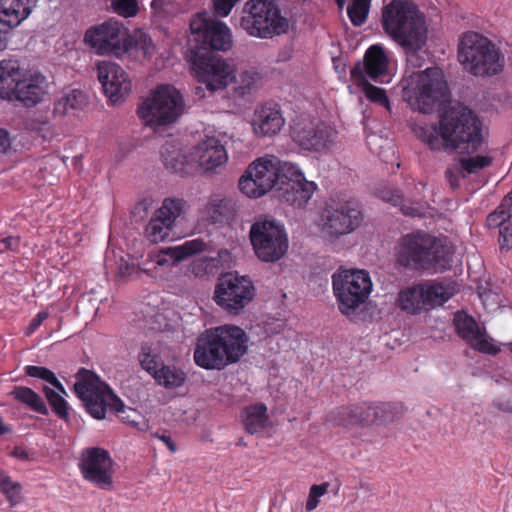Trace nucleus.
Listing matches in <instances>:
<instances>
[{
	"label": "nucleus",
	"instance_id": "31",
	"mask_svg": "<svg viewBox=\"0 0 512 512\" xmlns=\"http://www.w3.org/2000/svg\"><path fill=\"white\" fill-rule=\"evenodd\" d=\"M86 105V95L80 89H65L55 99L53 115L64 117L76 111H80Z\"/></svg>",
	"mask_w": 512,
	"mask_h": 512
},
{
	"label": "nucleus",
	"instance_id": "19",
	"mask_svg": "<svg viewBox=\"0 0 512 512\" xmlns=\"http://www.w3.org/2000/svg\"><path fill=\"white\" fill-rule=\"evenodd\" d=\"M189 27L194 40L198 43V49L227 51L232 46L229 27L224 22L213 19L206 11L193 15Z\"/></svg>",
	"mask_w": 512,
	"mask_h": 512
},
{
	"label": "nucleus",
	"instance_id": "29",
	"mask_svg": "<svg viewBox=\"0 0 512 512\" xmlns=\"http://www.w3.org/2000/svg\"><path fill=\"white\" fill-rule=\"evenodd\" d=\"M199 165L207 171L215 170L226 163L228 156L225 147L216 137H206L195 148Z\"/></svg>",
	"mask_w": 512,
	"mask_h": 512
},
{
	"label": "nucleus",
	"instance_id": "58",
	"mask_svg": "<svg viewBox=\"0 0 512 512\" xmlns=\"http://www.w3.org/2000/svg\"><path fill=\"white\" fill-rule=\"evenodd\" d=\"M12 455L17 458V459H20V460H27L28 459V453L27 451L22 448V447H18L16 446L13 451H12Z\"/></svg>",
	"mask_w": 512,
	"mask_h": 512
},
{
	"label": "nucleus",
	"instance_id": "41",
	"mask_svg": "<svg viewBox=\"0 0 512 512\" xmlns=\"http://www.w3.org/2000/svg\"><path fill=\"white\" fill-rule=\"evenodd\" d=\"M404 410L401 402L376 403L377 424L394 421Z\"/></svg>",
	"mask_w": 512,
	"mask_h": 512
},
{
	"label": "nucleus",
	"instance_id": "12",
	"mask_svg": "<svg viewBox=\"0 0 512 512\" xmlns=\"http://www.w3.org/2000/svg\"><path fill=\"white\" fill-rule=\"evenodd\" d=\"M332 287L339 310L348 315L368 299L372 281L365 270L341 269L332 275Z\"/></svg>",
	"mask_w": 512,
	"mask_h": 512
},
{
	"label": "nucleus",
	"instance_id": "30",
	"mask_svg": "<svg viewBox=\"0 0 512 512\" xmlns=\"http://www.w3.org/2000/svg\"><path fill=\"white\" fill-rule=\"evenodd\" d=\"M388 57L379 45L370 46L364 55L363 72L373 81L383 82L382 78L388 75Z\"/></svg>",
	"mask_w": 512,
	"mask_h": 512
},
{
	"label": "nucleus",
	"instance_id": "36",
	"mask_svg": "<svg viewBox=\"0 0 512 512\" xmlns=\"http://www.w3.org/2000/svg\"><path fill=\"white\" fill-rule=\"evenodd\" d=\"M10 395L18 402L25 404L31 410L42 415H48V408L43 398L33 389L25 386H15Z\"/></svg>",
	"mask_w": 512,
	"mask_h": 512
},
{
	"label": "nucleus",
	"instance_id": "27",
	"mask_svg": "<svg viewBox=\"0 0 512 512\" xmlns=\"http://www.w3.org/2000/svg\"><path fill=\"white\" fill-rule=\"evenodd\" d=\"M205 247L206 243L202 239L188 240L181 245L149 253L147 262H151L156 266H172L179 261L204 251Z\"/></svg>",
	"mask_w": 512,
	"mask_h": 512
},
{
	"label": "nucleus",
	"instance_id": "43",
	"mask_svg": "<svg viewBox=\"0 0 512 512\" xmlns=\"http://www.w3.org/2000/svg\"><path fill=\"white\" fill-rule=\"evenodd\" d=\"M0 492L6 496L12 505L20 502L21 485L12 481L3 471H0Z\"/></svg>",
	"mask_w": 512,
	"mask_h": 512
},
{
	"label": "nucleus",
	"instance_id": "45",
	"mask_svg": "<svg viewBox=\"0 0 512 512\" xmlns=\"http://www.w3.org/2000/svg\"><path fill=\"white\" fill-rule=\"evenodd\" d=\"M163 163L166 169L172 173L183 174L185 172V158L180 153H168L167 150L161 152Z\"/></svg>",
	"mask_w": 512,
	"mask_h": 512
},
{
	"label": "nucleus",
	"instance_id": "9",
	"mask_svg": "<svg viewBox=\"0 0 512 512\" xmlns=\"http://www.w3.org/2000/svg\"><path fill=\"white\" fill-rule=\"evenodd\" d=\"M286 165L294 164L281 161L274 155L258 158L248 166L240 178L239 189L251 198L261 197L272 189L276 192L281 180L288 179V174L284 171Z\"/></svg>",
	"mask_w": 512,
	"mask_h": 512
},
{
	"label": "nucleus",
	"instance_id": "35",
	"mask_svg": "<svg viewBox=\"0 0 512 512\" xmlns=\"http://www.w3.org/2000/svg\"><path fill=\"white\" fill-rule=\"evenodd\" d=\"M232 78L230 82L232 84V97L235 99L244 98L256 90L260 74L254 70H245L239 76L232 73Z\"/></svg>",
	"mask_w": 512,
	"mask_h": 512
},
{
	"label": "nucleus",
	"instance_id": "33",
	"mask_svg": "<svg viewBox=\"0 0 512 512\" xmlns=\"http://www.w3.org/2000/svg\"><path fill=\"white\" fill-rule=\"evenodd\" d=\"M351 79L353 83L362 88L366 98L374 103L389 108L390 101L383 88L372 85L368 82L360 63H357L351 70Z\"/></svg>",
	"mask_w": 512,
	"mask_h": 512
},
{
	"label": "nucleus",
	"instance_id": "21",
	"mask_svg": "<svg viewBox=\"0 0 512 512\" xmlns=\"http://www.w3.org/2000/svg\"><path fill=\"white\" fill-rule=\"evenodd\" d=\"M285 167L284 171L288 174V179L281 180L275 196L283 203L296 208H303L311 199L317 185L306 180L297 165H286Z\"/></svg>",
	"mask_w": 512,
	"mask_h": 512
},
{
	"label": "nucleus",
	"instance_id": "7",
	"mask_svg": "<svg viewBox=\"0 0 512 512\" xmlns=\"http://www.w3.org/2000/svg\"><path fill=\"white\" fill-rule=\"evenodd\" d=\"M239 26L251 37L271 39L286 33L289 22L276 0H248L243 6Z\"/></svg>",
	"mask_w": 512,
	"mask_h": 512
},
{
	"label": "nucleus",
	"instance_id": "63",
	"mask_svg": "<svg viewBox=\"0 0 512 512\" xmlns=\"http://www.w3.org/2000/svg\"><path fill=\"white\" fill-rule=\"evenodd\" d=\"M163 3L164 0H153L151 3V8L156 11L162 6Z\"/></svg>",
	"mask_w": 512,
	"mask_h": 512
},
{
	"label": "nucleus",
	"instance_id": "3",
	"mask_svg": "<svg viewBox=\"0 0 512 512\" xmlns=\"http://www.w3.org/2000/svg\"><path fill=\"white\" fill-rule=\"evenodd\" d=\"M384 32L406 52L416 53L427 42L426 16L413 0H392L381 13Z\"/></svg>",
	"mask_w": 512,
	"mask_h": 512
},
{
	"label": "nucleus",
	"instance_id": "8",
	"mask_svg": "<svg viewBox=\"0 0 512 512\" xmlns=\"http://www.w3.org/2000/svg\"><path fill=\"white\" fill-rule=\"evenodd\" d=\"M75 394L84 403L88 413L95 419H104L107 408L121 414L125 411L123 401L92 371L81 368L76 375Z\"/></svg>",
	"mask_w": 512,
	"mask_h": 512
},
{
	"label": "nucleus",
	"instance_id": "38",
	"mask_svg": "<svg viewBox=\"0 0 512 512\" xmlns=\"http://www.w3.org/2000/svg\"><path fill=\"white\" fill-rule=\"evenodd\" d=\"M328 421L342 427L361 425L358 404L342 406L332 410L328 414Z\"/></svg>",
	"mask_w": 512,
	"mask_h": 512
},
{
	"label": "nucleus",
	"instance_id": "61",
	"mask_svg": "<svg viewBox=\"0 0 512 512\" xmlns=\"http://www.w3.org/2000/svg\"><path fill=\"white\" fill-rule=\"evenodd\" d=\"M384 199L391 202L394 206H397L402 202L401 195L398 192H393L391 197Z\"/></svg>",
	"mask_w": 512,
	"mask_h": 512
},
{
	"label": "nucleus",
	"instance_id": "22",
	"mask_svg": "<svg viewBox=\"0 0 512 512\" xmlns=\"http://www.w3.org/2000/svg\"><path fill=\"white\" fill-rule=\"evenodd\" d=\"M186 201L181 198H166L144 229L145 238L159 243L169 238L176 219L184 212Z\"/></svg>",
	"mask_w": 512,
	"mask_h": 512
},
{
	"label": "nucleus",
	"instance_id": "56",
	"mask_svg": "<svg viewBox=\"0 0 512 512\" xmlns=\"http://www.w3.org/2000/svg\"><path fill=\"white\" fill-rule=\"evenodd\" d=\"M445 177L450 183L451 187L455 188L459 185L458 176L452 169H447L445 172Z\"/></svg>",
	"mask_w": 512,
	"mask_h": 512
},
{
	"label": "nucleus",
	"instance_id": "59",
	"mask_svg": "<svg viewBox=\"0 0 512 512\" xmlns=\"http://www.w3.org/2000/svg\"><path fill=\"white\" fill-rule=\"evenodd\" d=\"M50 385H52L54 388H55V391L58 392L59 394H64L66 395V390H65V387L63 386V384L58 380L57 377L54 378V380L50 383Z\"/></svg>",
	"mask_w": 512,
	"mask_h": 512
},
{
	"label": "nucleus",
	"instance_id": "46",
	"mask_svg": "<svg viewBox=\"0 0 512 512\" xmlns=\"http://www.w3.org/2000/svg\"><path fill=\"white\" fill-rule=\"evenodd\" d=\"M111 5L114 12L124 18L134 17L139 11L137 0H111Z\"/></svg>",
	"mask_w": 512,
	"mask_h": 512
},
{
	"label": "nucleus",
	"instance_id": "54",
	"mask_svg": "<svg viewBox=\"0 0 512 512\" xmlns=\"http://www.w3.org/2000/svg\"><path fill=\"white\" fill-rule=\"evenodd\" d=\"M18 244H19L18 238L11 237V236L3 238L0 241V245L3 246V247H0V251L16 249L18 247Z\"/></svg>",
	"mask_w": 512,
	"mask_h": 512
},
{
	"label": "nucleus",
	"instance_id": "55",
	"mask_svg": "<svg viewBox=\"0 0 512 512\" xmlns=\"http://www.w3.org/2000/svg\"><path fill=\"white\" fill-rule=\"evenodd\" d=\"M10 146L9 134L5 129L0 128V153L5 152Z\"/></svg>",
	"mask_w": 512,
	"mask_h": 512
},
{
	"label": "nucleus",
	"instance_id": "17",
	"mask_svg": "<svg viewBox=\"0 0 512 512\" xmlns=\"http://www.w3.org/2000/svg\"><path fill=\"white\" fill-rule=\"evenodd\" d=\"M323 231L339 238L354 232L363 222L361 205L354 199L335 200L326 203L322 212Z\"/></svg>",
	"mask_w": 512,
	"mask_h": 512
},
{
	"label": "nucleus",
	"instance_id": "34",
	"mask_svg": "<svg viewBox=\"0 0 512 512\" xmlns=\"http://www.w3.org/2000/svg\"><path fill=\"white\" fill-rule=\"evenodd\" d=\"M155 382L167 390L181 388L187 381L186 372L175 364H164L153 376Z\"/></svg>",
	"mask_w": 512,
	"mask_h": 512
},
{
	"label": "nucleus",
	"instance_id": "20",
	"mask_svg": "<svg viewBox=\"0 0 512 512\" xmlns=\"http://www.w3.org/2000/svg\"><path fill=\"white\" fill-rule=\"evenodd\" d=\"M290 135L300 148L322 152L334 143L337 131L324 122L299 118L291 126Z\"/></svg>",
	"mask_w": 512,
	"mask_h": 512
},
{
	"label": "nucleus",
	"instance_id": "53",
	"mask_svg": "<svg viewBox=\"0 0 512 512\" xmlns=\"http://www.w3.org/2000/svg\"><path fill=\"white\" fill-rule=\"evenodd\" d=\"M152 436L154 438H157L160 441H162L167 446V448L170 450V452H172V453L176 452L177 446L174 443V441L172 440L170 435H168L166 433L160 434L159 432H155L152 434Z\"/></svg>",
	"mask_w": 512,
	"mask_h": 512
},
{
	"label": "nucleus",
	"instance_id": "49",
	"mask_svg": "<svg viewBox=\"0 0 512 512\" xmlns=\"http://www.w3.org/2000/svg\"><path fill=\"white\" fill-rule=\"evenodd\" d=\"M24 371L26 375L41 379L49 384L56 377L53 371L43 366L27 365L24 367Z\"/></svg>",
	"mask_w": 512,
	"mask_h": 512
},
{
	"label": "nucleus",
	"instance_id": "16",
	"mask_svg": "<svg viewBox=\"0 0 512 512\" xmlns=\"http://www.w3.org/2000/svg\"><path fill=\"white\" fill-rule=\"evenodd\" d=\"M254 296L255 287L249 277L228 272L218 279L213 299L227 313L239 315Z\"/></svg>",
	"mask_w": 512,
	"mask_h": 512
},
{
	"label": "nucleus",
	"instance_id": "13",
	"mask_svg": "<svg viewBox=\"0 0 512 512\" xmlns=\"http://www.w3.org/2000/svg\"><path fill=\"white\" fill-rule=\"evenodd\" d=\"M250 241L256 256L264 262L280 260L288 250L285 227L273 219H260L252 224Z\"/></svg>",
	"mask_w": 512,
	"mask_h": 512
},
{
	"label": "nucleus",
	"instance_id": "42",
	"mask_svg": "<svg viewBox=\"0 0 512 512\" xmlns=\"http://www.w3.org/2000/svg\"><path fill=\"white\" fill-rule=\"evenodd\" d=\"M371 0H354L347 8V14L354 26H362L368 17Z\"/></svg>",
	"mask_w": 512,
	"mask_h": 512
},
{
	"label": "nucleus",
	"instance_id": "18",
	"mask_svg": "<svg viewBox=\"0 0 512 512\" xmlns=\"http://www.w3.org/2000/svg\"><path fill=\"white\" fill-rule=\"evenodd\" d=\"M78 468L86 482L102 490H112L115 470L108 450L98 446L82 449Z\"/></svg>",
	"mask_w": 512,
	"mask_h": 512
},
{
	"label": "nucleus",
	"instance_id": "62",
	"mask_svg": "<svg viewBox=\"0 0 512 512\" xmlns=\"http://www.w3.org/2000/svg\"><path fill=\"white\" fill-rule=\"evenodd\" d=\"M11 432V427L4 423L2 417L0 416V437L2 435L8 434Z\"/></svg>",
	"mask_w": 512,
	"mask_h": 512
},
{
	"label": "nucleus",
	"instance_id": "37",
	"mask_svg": "<svg viewBox=\"0 0 512 512\" xmlns=\"http://www.w3.org/2000/svg\"><path fill=\"white\" fill-rule=\"evenodd\" d=\"M267 420L268 416L266 405L258 403L246 408L243 424L248 433L254 434L265 427Z\"/></svg>",
	"mask_w": 512,
	"mask_h": 512
},
{
	"label": "nucleus",
	"instance_id": "28",
	"mask_svg": "<svg viewBox=\"0 0 512 512\" xmlns=\"http://www.w3.org/2000/svg\"><path fill=\"white\" fill-rule=\"evenodd\" d=\"M285 124L280 105L266 102L255 111L254 131L261 136H274Z\"/></svg>",
	"mask_w": 512,
	"mask_h": 512
},
{
	"label": "nucleus",
	"instance_id": "60",
	"mask_svg": "<svg viewBox=\"0 0 512 512\" xmlns=\"http://www.w3.org/2000/svg\"><path fill=\"white\" fill-rule=\"evenodd\" d=\"M401 210H402V212L405 215H408V216H417V215H419L418 209L410 207V206L402 205L401 206Z\"/></svg>",
	"mask_w": 512,
	"mask_h": 512
},
{
	"label": "nucleus",
	"instance_id": "44",
	"mask_svg": "<svg viewBox=\"0 0 512 512\" xmlns=\"http://www.w3.org/2000/svg\"><path fill=\"white\" fill-rule=\"evenodd\" d=\"M493 159L489 156L477 155L474 157L461 158V170L467 174L477 173L483 168L489 167Z\"/></svg>",
	"mask_w": 512,
	"mask_h": 512
},
{
	"label": "nucleus",
	"instance_id": "15",
	"mask_svg": "<svg viewBox=\"0 0 512 512\" xmlns=\"http://www.w3.org/2000/svg\"><path fill=\"white\" fill-rule=\"evenodd\" d=\"M448 94L442 69L430 67L415 76L414 86L406 92L410 106L421 113H431Z\"/></svg>",
	"mask_w": 512,
	"mask_h": 512
},
{
	"label": "nucleus",
	"instance_id": "39",
	"mask_svg": "<svg viewBox=\"0 0 512 512\" xmlns=\"http://www.w3.org/2000/svg\"><path fill=\"white\" fill-rule=\"evenodd\" d=\"M138 359L142 369L152 377L164 365L158 350L148 343L142 344Z\"/></svg>",
	"mask_w": 512,
	"mask_h": 512
},
{
	"label": "nucleus",
	"instance_id": "32",
	"mask_svg": "<svg viewBox=\"0 0 512 512\" xmlns=\"http://www.w3.org/2000/svg\"><path fill=\"white\" fill-rule=\"evenodd\" d=\"M234 204L220 194L212 195L202 209L203 216L211 223H222L234 214Z\"/></svg>",
	"mask_w": 512,
	"mask_h": 512
},
{
	"label": "nucleus",
	"instance_id": "10",
	"mask_svg": "<svg viewBox=\"0 0 512 512\" xmlns=\"http://www.w3.org/2000/svg\"><path fill=\"white\" fill-rule=\"evenodd\" d=\"M183 110L182 94L172 85H159L138 107L137 114L146 126L155 129L175 122Z\"/></svg>",
	"mask_w": 512,
	"mask_h": 512
},
{
	"label": "nucleus",
	"instance_id": "50",
	"mask_svg": "<svg viewBox=\"0 0 512 512\" xmlns=\"http://www.w3.org/2000/svg\"><path fill=\"white\" fill-rule=\"evenodd\" d=\"M239 1L240 0H213L214 13L219 17H226Z\"/></svg>",
	"mask_w": 512,
	"mask_h": 512
},
{
	"label": "nucleus",
	"instance_id": "14",
	"mask_svg": "<svg viewBox=\"0 0 512 512\" xmlns=\"http://www.w3.org/2000/svg\"><path fill=\"white\" fill-rule=\"evenodd\" d=\"M451 296L443 284L427 280L401 289L397 294L396 305L407 314L418 315L443 305Z\"/></svg>",
	"mask_w": 512,
	"mask_h": 512
},
{
	"label": "nucleus",
	"instance_id": "4",
	"mask_svg": "<svg viewBox=\"0 0 512 512\" xmlns=\"http://www.w3.org/2000/svg\"><path fill=\"white\" fill-rule=\"evenodd\" d=\"M452 255L445 239L420 230L403 235L395 252L401 267L417 272L444 271L450 268Z\"/></svg>",
	"mask_w": 512,
	"mask_h": 512
},
{
	"label": "nucleus",
	"instance_id": "48",
	"mask_svg": "<svg viewBox=\"0 0 512 512\" xmlns=\"http://www.w3.org/2000/svg\"><path fill=\"white\" fill-rule=\"evenodd\" d=\"M330 484L328 482H324L319 485H312L309 490V495L306 501V510L312 511L314 510L318 504H319V498L322 497L329 488Z\"/></svg>",
	"mask_w": 512,
	"mask_h": 512
},
{
	"label": "nucleus",
	"instance_id": "1",
	"mask_svg": "<svg viewBox=\"0 0 512 512\" xmlns=\"http://www.w3.org/2000/svg\"><path fill=\"white\" fill-rule=\"evenodd\" d=\"M412 130L431 150L474 152L484 141L478 115L461 103L449 106L440 114L439 128L434 124L415 123Z\"/></svg>",
	"mask_w": 512,
	"mask_h": 512
},
{
	"label": "nucleus",
	"instance_id": "5",
	"mask_svg": "<svg viewBox=\"0 0 512 512\" xmlns=\"http://www.w3.org/2000/svg\"><path fill=\"white\" fill-rule=\"evenodd\" d=\"M457 59L463 70L475 77H492L504 70L500 49L481 33L468 31L458 42Z\"/></svg>",
	"mask_w": 512,
	"mask_h": 512
},
{
	"label": "nucleus",
	"instance_id": "2",
	"mask_svg": "<svg viewBox=\"0 0 512 512\" xmlns=\"http://www.w3.org/2000/svg\"><path fill=\"white\" fill-rule=\"evenodd\" d=\"M248 342L246 332L238 326L225 324L209 328L198 336L193 360L205 370H223L247 353Z\"/></svg>",
	"mask_w": 512,
	"mask_h": 512
},
{
	"label": "nucleus",
	"instance_id": "24",
	"mask_svg": "<svg viewBox=\"0 0 512 512\" xmlns=\"http://www.w3.org/2000/svg\"><path fill=\"white\" fill-rule=\"evenodd\" d=\"M97 72L104 94L112 104L122 102L131 92V80L117 63L101 61L97 65Z\"/></svg>",
	"mask_w": 512,
	"mask_h": 512
},
{
	"label": "nucleus",
	"instance_id": "6",
	"mask_svg": "<svg viewBox=\"0 0 512 512\" xmlns=\"http://www.w3.org/2000/svg\"><path fill=\"white\" fill-rule=\"evenodd\" d=\"M48 93L47 78L40 73L22 77L17 60L0 62V98L19 101L31 108L39 104Z\"/></svg>",
	"mask_w": 512,
	"mask_h": 512
},
{
	"label": "nucleus",
	"instance_id": "25",
	"mask_svg": "<svg viewBox=\"0 0 512 512\" xmlns=\"http://www.w3.org/2000/svg\"><path fill=\"white\" fill-rule=\"evenodd\" d=\"M454 326L458 336L474 350L493 356L500 352V348L485 337L475 319L467 313L457 312Z\"/></svg>",
	"mask_w": 512,
	"mask_h": 512
},
{
	"label": "nucleus",
	"instance_id": "57",
	"mask_svg": "<svg viewBox=\"0 0 512 512\" xmlns=\"http://www.w3.org/2000/svg\"><path fill=\"white\" fill-rule=\"evenodd\" d=\"M150 206V201L148 199H142L140 200L136 205H135V208H134V214H137V213H140V212H144L146 213L148 208Z\"/></svg>",
	"mask_w": 512,
	"mask_h": 512
},
{
	"label": "nucleus",
	"instance_id": "40",
	"mask_svg": "<svg viewBox=\"0 0 512 512\" xmlns=\"http://www.w3.org/2000/svg\"><path fill=\"white\" fill-rule=\"evenodd\" d=\"M42 392L45 395L53 412L61 419L66 420L69 417L68 403L64 397L54 389L44 386Z\"/></svg>",
	"mask_w": 512,
	"mask_h": 512
},
{
	"label": "nucleus",
	"instance_id": "51",
	"mask_svg": "<svg viewBox=\"0 0 512 512\" xmlns=\"http://www.w3.org/2000/svg\"><path fill=\"white\" fill-rule=\"evenodd\" d=\"M499 246L501 250H510L512 248V225L510 223L499 227Z\"/></svg>",
	"mask_w": 512,
	"mask_h": 512
},
{
	"label": "nucleus",
	"instance_id": "47",
	"mask_svg": "<svg viewBox=\"0 0 512 512\" xmlns=\"http://www.w3.org/2000/svg\"><path fill=\"white\" fill-rule=\"evenodd\" d=\"M358 411L361 426L377 424L376 402L358 403Z\"/></svg>",
	"mask_w": 512,
	"mask_h": 512
},
{
	"label": "nucleus",
	"instance_id": "26",
	"mask_svg": "<svg viewBox=\"0 0 512 512\" xmlns=\"http://www.w3.org/2000/svg\"><path fill=\"white\" fill-rule=\"evenodd\" d=\"M36 0H0V50L7 47V33L31 13Z\"/></svg>",
	"mask_w": 512,
	"mask_h": 512
},
{
	"label": "nucleus",
	"instance_id": "23",
	"mask_svg": "<svg viewBox=\"0 0 512 512\" xmlns=\"http://www.w3.org/2000/svg\"><path fill=\"white\" fill-rule=\"evenodd\" d=\"M198 82L210 92L226 88L232 81V69L221 59L196 53L193 59Z\"/></svg>",
	"mask_w": 512,
	"mask_h": 512
},
{
	"label": "nucleus",
	"instance_id": "64",
	"mask_svg": "<svg viewBox=\"0 0 512 512\" xmlns=\"http://www.w3.org/2000/svg\"><path fill=\"white\" fill-rule=\"evenodd\" d=\"M335 2L338 5L339 9H343V7L346 4L347 0H335Z\"/></svg>",
	"mask_w": 512,
	"mask_h": 512
},
{
	"label": "nucleus",
	"instance_id": "11",
	"mask_svg": "<svg viewBox=\"0 0 512 512\" xmlns=\"http://www.w3.org/2000/svg\"><path fill=\"white\" fill-rule=\"evenodd\" d=\"M84 43L100 56L121 57L137 47L127 27L113 18L90 26L85 31Z\"/></svg>",
	"mask_w": 512,
	"mask_h": 512
},
{
	"label": "nucleus",
	"instance_id": "52",
	"mask_svg": "<svg viewBox=\"0 0 512 512\" xmlns=\"http://www.w3.org/2000/svg\"><path fill=\"white\" fill-rule=\"evenodd\" d=\"M49 314L46 311H40L38 312L35 317L31 320L29 323L25 334L27 336L32 335L40 326L41 324L48 318Z\"/></svg>",
	"mask_w": 512,
	"mask_h": 512
}]
</instances>
